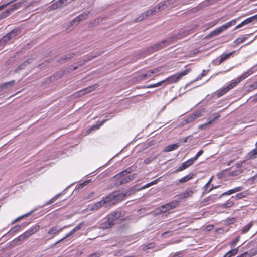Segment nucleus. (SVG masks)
I'll return each mask as SVG.
<instances>
[{
    "instance_id": "1",
    "label": "nucleus",
    "mask_w": 257,
    "mask_h": 257,
    "mask_svg": "<svg viewBox=\"0 0 257 257\" xmlns=\"http://www.w3.org/2000/svg\"><path fill=\"white\" fill-rule=\"evenodd\" d=\"M177 2V0H166L161 2L157 5L153 7L152 9L149 10L146 12L142 14L139 17L136 18L135 22L141 21L143 19L147 18L148 16H151L155 13L158 12L161 10H164L170 6H172Z\"/></svg>"
},
{
    "instance_id": "2",
    "label": "nucleus",
    "mask_w": 257,
    "mask_h": 257,
    "mask_svg": "<svg viewBox=\"0 0 257 257\" xmlns=\"http://www.w3.org/2000/svg\"><path fill=\"white\" fill-rule=\"evenodd\" d=\"M188 32H186L184 30H182L177 35H175L172 38H169L167 39L162 41L161 42L154 45V46L150 47L148 51L151 52H154L160 50L164 47V45L166 43L171 41V40L174 38L180 39L188 35Z\"/></svg>"
},
{
    "instance_id": "3",
    "label": "nucleus",
    "mask_w": 257,
    "mask_h": 257,
    "mask_svg": "<svg viewBox=\"0 0 257 257\" xmlns=\"http://www.w3.org/2000/svg\"><path fill=\"white\" fill-rule=\"evenodd\" d=\"M134 188L127 190L125 193H119L118 192H113L112 193L109 194L107 196V199L109 200V202H112V204H115L116 203L122 200L125 198L127 196L130 195L132 192L134 191Z\"/></svg>"
},
{
    "instance_id": "4",
    "label": "nucleus",
    "mask_w": 257,
    "mask_h": 257,
    "mask_svg": "<svg viewBox=\"0 0 257 257\" xmlns=\"http://www.w3.org/2000/svg\"><path fill=\"white\" fill-rule=\"evenodd\" d=\"M21 32V29L20 28L14 29L0 39V46L4 45L8 42L13 41L18 38V36L20 35Z\"/></svg>"
},
{
    "instance_id": "5",
    "label": "nucleus",
    "mask_w": 257,
    "mask_h": 257,
    "mask_svg": "<svg viewBox=\"0 0 257 257\" xmlns=\"http://www.w3.org/2000/svg\"><path fill=\"white\" fill-rule=\"evenodd\" d=\"M191 71V69L188 68L183 71L177 73L167 78L166 79L163 80L164 86L169 85L174 83H176L180 80L183 76L188 74Z\"/></svg>"
},
{
    "instance_id": "6",
    "label": "nucleus",
    "mask_w": 257,
    "mask_h": 257,
    "mask_svg": "<svg viewBox=\"0 0 257 257\" xmlns=\"http://www.w3.org/2000/svg\"><path fill=\"white\" fill-rule=\"evenodd\" d=\"M118 173L113 176L112 179L115 181L114 185L116 187L120 186L124 184L127 183L131 180H133L136 177V174H133L128 176H117Z\"/></svg>"
},
{
    "instance_id": "7",
    "label": "nucleus",
    "mask_w": 257,
    "mask_h": 257,
    "mask_svg": "<svg viewBox=\"0 0 257 257\" xmlns=\"http://www.w3.org/2000/svg\"><path fill=\"white\" fill-rule=\"evenodd\" d=\"M26 1H24L20 3H16L12 6V8L5 10L0 15V20L8 16L13 11L19 8L21 5Z\"/></svg>"
},
{
    "instance_id": "8",
    "label": "nucleus",
    "mask_w": 257,
    "mask_h": 257,
    "mask_svg": "<svg viewBox=\"0 0 257 257\" xmlns=\"http://www.w3.org/2000/svg\"><path fill=\"white\" fill-rule=\"evenodd\" d=\"M179 205L178 201H173L161 206L160 213L165 212L168 210L175 208Z\"/></svg>"
},
{
    "instance_id": "9",
    "label": "nucleus",
    "mask_w": 257,
    "mask_h": 257,
    "mask_svg": "<svg viewBox=\"0 0 257 257\" xmlns=\"http://www.w3.org/2000/svg\"><path fill=\"white\" fill-rule=\"evenodd\" d=\"M90 12L89 11H85L77 17H76L75 19L72 20L70 24L71 26L73 25H77L78 24L81 22L82 21L86 19L88 15L89 14Z\"/></svg>"
},
{
    "instance_id": "10",
    "label": "nucleus",
    "mask_w": 257,
    "mask_h": 257,
    "mask_svg": "<svg viewBox=\"0 0 257 257\" xmlns=\"http://www.w3.org/2000/svg\"><path fill=\"white\" fill-rule=\"evenodd\" d=\"M122 211H116L112 212L111 213L109 214L107 216L108 220H110L109 221L112 223L113 225H114V222L122 217Z\"/></svg>"
},
{
    "instance_id": "11",
    "label": "nucleus",
    "mask_w": 257,
    "mask_h": 257,
    "mask_svg": "<svg viewBox=\"0 0 257 257\" xmlns=\"http://www.w3.org/2000/svg\"><path fill=\"white\" fill-rule=\"evenodd\" d=\"M98 87V85L97 84H95L94 85H91L88 87L85 88L80 91H78L76 92V94L78 96H82L85 94H86L88 93L92 92L96 88Z\"/></svg>"
},
{
    "instance_id": "12",
    "label": "nucleus",
    "mask_w": 257,
    "mask_h": 257,
    "mask_svg": "<svg viewBox=\"0 0 257 257\" xmlns=\"http://www.w3.org/2000/svg\"><path fill=\"white\" fill-rule=\"evenodd\" d=\"M16 83L15 80H12L0 85V93H5L6 90L11 88Z\"/></svg>"
},
{
    "instance_id": "13",
    "label": "nucleus",
    "mask_w": 257,
    "mask_h": 257,
    "mask_svg": "<svg viewBox=\"0 0 257 257\" xmlns=\"http://www.w3.org/2000/svg\"><path fill=\"white\" fill-rule=\"evenodd\" d=\"M109 200L107 199V197H104L103 200L97 202L95 203L91 208V210H98L101 207H102L105 204L108 203Z\"/></svg>"
},
{
    "instance_id": "14",
    "label": "nucleus",
    "mask_w": 257,
    "mask_h": 257,
    "mask_svg": "<svg viewBox=\"0 0 257 257\" xmlns=\"http://www.w3.org/2000/svg\"><path fill=\"white\" fill-rule=\"evenodd\" d=\"M68 227V226H65L62 228H59L58 226H55L52 227L48 231V234L52 235L51 238H53L54 236L56 235L61 232L63 229Z\"/></svg>"
},
{
    "instance_id": "15",
    "label": "nucleus",
    "mask_w": 257,
    "mask_h": 257,
    "mask_svg": "<svg viewBox=\"0 0 257 257\" xmlns=\"http://www.w3.org/2000/svg\"><path fill=\"white\" fill-rule=\"evenodd\" d=\"M216 194L212 195L209 196L206 198H205L202 201V205L203 206H205L208 204L212 203L215 201L217 198L215 197Z\"/></svg>"
},
{
    "instance_id": "16",
    "label": "nucleus",
    "mask_w": 257,
    "mask_h": 257,
    "mask_svg": "<svg viewBox=\"0 0 257 257\" xmlns=\"http://www.w3.org/2000/svg\"><path fill=\"white\" fill-rule=\"evenodd\" d=\"M24 240H25L24 237L21 234L10 243V246L13 247L19 245Z\"/></svg>"
},
{
    "instance_id": "17",
    "label": "nucleus",
    "mask_w": 257,
    "mask_h": 257,
    "mask_svg": "<svg viewBox=\"0 0 257 257\" xmlns=\"http://www.w3.org/2000/svg\"><path fill=\"white\" fill-rule=\"evenodd\" d=\"M75 54L74 53H70L66 54V55L62 56L61 58L58 59L57 62L60 63H64L71 59L75 56Z\"/></svg>"
},
{
    "instance_id": "18",
    "label": "nucleus",
    "mask_w": 257,
    "mask_h": 257,
    "mask_svg": "<svg viewBox=\"0 0 257 257\" xmlns=\"http://www.w3.org/2000/svg\"><path fill=\"white\" fill-rule=\"evenodd\" d=\"M33 61L32 58H30L27 59L26 61L24 62L21 65H20L17 68H16L14 72L15 73H18L19 71L21 70L24 69L26 66H27L29 64H30Z\"/></svg>"
},
{
    "instance_id": "19",
    "label": "nucleus",
    "mask_w": 257,
    "mask_h": 257,
    "mask_svg": "<svg viewBox=\"0 0 257 257\" xmlns=\"http://www.w3.org/2000/svg\"><path fill=\"white\" fill-rule=\"evenodd\" d=\"M224 31L223 29L222 28V26H220L218 27V28L216 29L214 31H212L211 33H210L206 37V38H210L212 36H216L222 33V32Z\"/></svg>"
},
{
    "instance_id": "20",
    "label": "nucleus",
    "mask_w": 257,
    "mask_h": 257,
    "mask_svg": "<svg viewBox=\"0 0 257 257\" xmlns=\"http://www.w3.org/2000/svg\"><path fill=\"white\" fill-rule=\"evenodd\" d=\"M194 192V191L192 190H186L185 192L178 195L179 198L180 199H184L189 197H191L192 196Z\"/></svg>"
},
{
    "instance_id": "21",
    "label": "nucleus",
    "mask_w": 257,
    "mask_h": 257,
    "mask_svg": "<svg viewBox=\"0 0 257 257\" xmlns=\"http://www.w3.org/2000/svg\"><path fill=\"white\" fill-rule=\"evenodd\" d=\"M153 74L152 71L151 70L147 71L145 73H144L142 75H139L138 77V79L139 80H143L146 79L147 78L151 77Z\"/></svg>"
},
{
    "instance_id": "22",
    "label": "nucleus",
    "mask_w": 257,
    "mask_h": 257,
    "mask_svg": "<svg viewBox=\"0 0 257 257\" xmlns=\"http://www.w3.org/2000/svg\"><path fill=\"white\" fill-rule=\"evenodd\" d=\"M239 18H236V19H234L231 20L230 22H227V23L222 25V27L224 31L227 29L228 28L231 27L232 26H234L235 25L237 20H238Z\"/></svg>"
},
{
    "instance_id": "23",
    "label": "nucleus",
    "mask_w": 257,
    "mask_h": 257,
    "mask_svg": "<svg viewBox=\"0 0 257 257\" xmlns=\"http://www.w3.org/2000/svg\"><path fill=\"white\" fill-rule=\"evenodd\" d=\"M109 221L110 220H108V218L107 217L106 220L100 225L99 228L101 229H105L111 227L113 225V224Z\"/></svg>"
},
{
    "instance_id": "24",
    "label": "nucleus",
    "mask_w": 257,
    "mask_h": 257,
    "mask_svg": "<svg viewBox=\"0 0 257 257\" xmlns=\"http://www.w3.org/2000/svg\"><path fill=\"white\" fill-rule=\"evenodd\" d=\"M109 119H104L101 121L100 123L98 124L93 125L91 126V127L88 130V133H90L92 131L94 130H97L100 128L101 126H102L104 123H105L107 120H108Z\"/></svg>"
},
{
    "instance_id": "25",
    "label": "nucleus",
    "mask_w": 257,
    "mask_h": 257,
    "mask_svg": "<svg viewBox=\"0 0 257 257\" xmlns=\"http://www.w3.org/2000/svg\"><path fill=\"white\" fill-rule=\"evenodd\" d=\"M179 145L178 143H175L174 144L167 146L165 149L164 152H170L174 150L179 147Z\"/></svg>"
},
{
    "instance_id": "26",
    "label": "nucleus",
    "mask_w": 257,
    "mask_h": 257,
    "mask_svg": "<svg viewBox=\"0 0 257 257\" xmlns=\"http://www.w3.org/2000/svg\"><path fill=\"white\" fill-rule=\"evenodd\" d=\"M250 34L244 35L242 37H238L234 41V43L237 45H239L240 43L244 42L249 37Z\"/></svg>"
},
{
    "instance_id": "27",
    "label": "nucleus",
    "mask_w": 257,
    "mask_h": 257,
    "mask_svg": "<svg viewBox=\"0 0 257 257\" xmlns=\"http://www.w3.org/2000/svg\"><path fill=\"white\" fill-rule=\"evenodd\" d=\"M193 176V174H189L180 178L178 181L179 183H185V182L188 181V180L191 179L192 178Z\"/></svg>"
},
{
    "instance_id": "28",
    "label": "nucleus",
    "mask_w": 257,
    "mask_h": 257,
    "mask_svg": "<svg viewBox=\"0 0 257 257\" xmlns=\"http://www.w3.org/2000/svg\"><path fill=\"white\" fill-rule=\"evenodd\" d=\"M133 170L132 167H128L125 170L119 172L118 173V175L117 176H126L127 174L131 173L133 172Z\"/></svg>"
},
{
    "instance_id": "29",
    "label": "nucleus",
    "mask_w": 257,
    "mask_h": 257,
    "mask_svg": "<svg viewBox=\"0 0 257 257\" xmlns=\"http://www.w3.org/2000/svg\"><path fill=\"white\" fill-rule=\"evenodd\" d=\"M40 228V226L39 225H36L34 226H32L30 228H29L28 231L31 234V235H33L37 231H38Z\"/></svg>"
},
{
    "instance_id": "30",
    "label": "nucleus",
    "mask_w": 257,
    "mask_h": 257,
    "mask_svg": "<svg viewBox=\"0 0 257 257\" xmlns=\"http://www.w3.org/2000/svg\"><path fill=\"white\" fill-rule=\"evenodd\" d=\"M253 73V70L251 69L248 70L247 72L244 73L242 75L240 76L238 78L240 80L242 81L245 78H247L248 76L250 75Z\"/></svg>"
},
{
    "instance_id": "31",
    "label": "nucleus",
    "mask_w": 257,
    "mask_h": 257,
    "mask_svg": "<svg viewBox=\"0 0 257 257\" xmlns=\"http://www.w3.org/2000/svg\"><path fill=\"white\" fill-rule=\"evenodd\" d=\"M194 161L192 158H191L189 159L188 160L183 162L182 164V166L184 167V168L186 169L187 168L189 167L191 165H192L194 163Z\"/></svg>"
},
{
    "instance_id": "32",
    "label": "nucleus",
    "mask_w": 257,
    "mask_h": 257,
    "mask_svg": "<svg viewBox=\"0 0 257 257\" xmlns=\"http://www.w3.org/2000/svg\"><path fill=\"white\" fill-rule=\"evenodd\" d=\"M238 251V249L237 248L232 249L228 252H227L223 257H231L233 255H234L237 254Z\"/></svg>"
},
{
    "instance_id": "33",
    "label": "nucleus",
    "mask_w": 257,
    "mask_h": 257,
    "mask_svg": "<svg viewBox=\"0 0 257 257\" xmlns=\"http://www.w3.org/2000/svg\"><path fill=\"white\" fill-rule=\"evenodd\" d=\"M234 204V202L232 201H228L226 203L220 205V207L222 208H227L232 206Z\"/></svg>"
},
{
    "instance_id": "34",
    "label": "nucleus",
    "mask_w": 257,
    "mask_h": 257,
    "mask_svg": "<svg viewBox=\"0 0 257 257\" xmlns=\"http://www.w3.org/2000/svg\"><path fill=\"white\" fill-rule=\"evenodd\" d=\"M242 189H243V187L242 186H239V187H236L233 189H230V190L227 191V192H228V195H229L232 194L233 193H235L236 192H239V191H241Z\"/></svg>"
},
{
    "instance_id": "35",
    "label": "nucleus",
    "mask_w": 257,
    "mask_h": 257,
    "mask_svg": "<svg viewBox=\"0 0 257 257\" xmlns=\"http://www.w3.org/2000/svg\"><path fill=\"white\" fill-rule=\"evenodd\" d=\"M162 85H163V86H165L163 80L161 81L160 82H158V83H157L156 84H151V85H149L148 86H145V88H155V87H159V86H161Z\"/></svg>"
},
{
    "instance_id": "36",
    "label": "nucleus",
    "mask_w": 257,
    "mask_h": 257,
    "mask_svg": "<svg viewBox=\"0 0 257 257\" xmlns=\"http://www.w3.org/2000/svg\"><path fill=\"white\" fill-rule=\"evenodd\" d=\"M241 81L240 80L239 78H238L234 82L231 83L228 86L226 87L228 90L232 89L234 86H235L238 83H240Z\"/></svg>"
},
{
    "instance_id": "37",
    "label": "nucleus",
    "mask_w": 257,
    "mask_h": 257,
    "mask_svg": "<svg viewBox=\"0 0 257 257\" xmlns=\"http://www.w3.org/2000/svg\"><path fill=\"white\" fill-rule=\"evenodd\" d=\"M233 52H230L227 54H223L221 56V58L219 60V64H220L224 61L228 59L232 54Z\"/></svg>"
},
{
    "instance_id": "38",
    "label": "nucleus",
    "mask_w": 257,
    "mask_h": 257,
    "mask_svg": "<svg viewBox=\"0 0 257 257\" xmlns=\"http://www.w3.org/2000/svg\"><path fill=\"white\" fill-rule=\"evenodd\" d=\"M257 252H245L236 257H252V256L255 255Z\"/></svg>"
},
{
    "instance_id": "39",
    "label": "nucleus",
    "mask_w": 257,
    "mask_h": 257,
    "mask_svg": "<svg viewBox=\"0 0 257 257\" xmlns=\"http://www.w3.org/2000/svg\"><path fill=\"white\" fill-rule=\"evenodd\" d=\"M199 117V113H194L189 116L186 119L187 122H190L196 118Z\"/></svg>"
},
{
    "instance_id": "40",
    "label": "nucleus",
    "mask_w": 257,
    "mask_h": 257,
    "mask_svg": "<svg viewBox=\"0 0 257 257\" xmlns=\"http://www.w3.org/2000/svg\"><path fill=\"white\" fill-rule=\"evenodd\" d=\"M212 119L208 122V124L211 123L213 121H214L215 120L218 119L220 117V114L219 113L217 112L214 114H213L211 116Z\"/></svg>"
},
{
    "instance_id": "41",
    "label": "nucleus",
    "mask_w": 257,
    "mask_h": 257,
    "mask_svg": "<svg viewBox=\"0 0 257 257\" xmlns=\"http://www.w3.org/2000/svg\"><path fill=\"white\" fill-rule=\"evenodd\" d=\"M252 225H253L252 223L250 222L247 225L244 226L242 228V233H246L249 230V229L251 228Z\"/></svg>"
},
{
    "instance_id": "42",
    "label": "nucleus",
    "mask_w": 257,
    "mask_h": 257,
    "mask_svg": "<svg viewBox=\"0 0 257 257\" xmlns=\"http://www.w3.org/2000/svg\"><path fill=\"white\" fill-rule=\"evenodd\" d=\"M242 173V171L240 169L235 170L230 172L229 175L231 176H236L240 175Z\"/></svg>"
},
{
    "instance_id": "43",
    "label": "nucleus",
    "mask_w": 257,
    "mask_h": 257,
    "mask_svg": "<svg viewBox=\"0 0 257 257\" xmlns=\"http://www.w3.org/2000/svg\"><path fill=\"white\" fill-rule=\"evenodd\" d=\"M228 91V89H227V87H225L222 89L219 92H218L217 93L216 96L217 97H220L227 93Z\"/></svg>"
},
{
    "instance_id": "44",
    "label": "nucleus",
    "mask_w": 257,
    "mask_h": 257,
    "mask_svg": "<svg viewBox=\"0 0 257 257\" xmlns=\"http://www.w3.org/2000/svg\"><path fill=\"white\" fill-rule=\"evenodd\" d=\"M156 158H157V156H149V157H148L147 158H146L144 160V163L145 164H148L150 163H151L152 161H153L155 159H156Z\"/></svg>"
},
{
    "instance_id": "45",
    "label": "nucleus",
    "mask_w": 257,
    "mask_h": 257,
    "mask_svg": "<svg viewBox=\"0 0 257 257\" xmlns=\"http://www.w3.org/2000/svg\"><path fill=\"white\" fill-rule=\"evenodd\" d=\"M32 212H30L29 213H28L25 215H23L21 216H20L19 217H18L17 218H16V219H15L12 222V224H13L17 222H18L19 221H20V220H21L22 219L24 218V217H27L28 216H29L31 214Z\"/></svg>"
},
{
    "instance_id": "46",
    "label": "nucleus",
    "mask_w": 257,
    "mask_h": 257,
    "mask_svg": "<svg viewBox=\"0 0 257 257\" xmlns=\"http://www.w3.org/2000/svg\"><path fill=\"white\" fill-rule=\"evenodd\" d=\"M32 212H30L29 213H28L25 215H23L21 216H20L19 217H18L17 218H16V219H15L12 222V224H13L17 222H18L19 221H20V220H21L22 219L24 218V217H27L28 216H29L31 214Z\"/></svg>"
},
{
    "instance_id": "47",
    "label": "nucleus",
    "mask_w": 257,
    "mask_h": 257,
    "mask_svg": "<svg viewBox=\"0 0 257 257\" xmlns=\"http://www.w3.org/2000/svg\"><path fill=\"white\" fill-rule=\"evenodd\" d=\"M248 155L250 158H255L257 157V149H255L251 151L248 153Z\"/></svg>"
},
{
    "instance_id": "48",
    "label": "nucleus",
    "mask_w": 257,
    "mask_h": 257,
    "mask_svg": "<svg viewBox=\"0 0 257 257\" xmlns=\"http://www.w3.org/2000/svg\"><path fill=\"white\" fill-rule=\"evenodd\" d=\"M59 196H60V194L56 195L54 197H53L51 199H50L49 201L46 202L45 205H49V204L53 203L56 200L58 199V198L59 197Z\"/></svg>"
},
{
    "instance_id": "49",
    "label": "nucleus",
    "mask_w": 257,
    "mask_h": 257,
    "mask_svg": "<svg viewBox=\"0 0 257 257\" xmlns=\"http://www.w3.org/2000/svg\"><path fill=\"white\" fill-rule=\"evenodd\" d=\"M83 225V222H81L79 223L78 225H77L75 228H74L71 232L72 233V234L74 233L76 231L79 230L82 227V225Z\"/></svg>"
},
{
    "instance_id": "50",
    "label": "nucleus",
    "mask_w": 257,
    "mask_h": 257,
    "mask_svg": "<svg viewBox=\"0 0 257 257\" xmlns=\"http://www.w3.org/2000/svg\"><path fill=\"white\" fill-rule=\"evenodd\" d=\"M21 228V226L17 225L14 226L8 232V233H11L12 232H16L19 231Z\"/></svg>"
},
{
    "instance_id": "51",
    "label": "nucleus",
    "mask_w": 257,
    "mask_h": 257,
    "mask_svg": "<svg viewBox=\"0 0 257 257\" xmlns=\"http://www.w3.org/2000/svg\"><path fill=\"white\" fill-rule=\"evenodd\" d=\"M101 54H102V53L100 52H97L94 55L89 56L87 57L86 58L87 59V60L88 61H91L92 59L95 58L101 55Z\"/></svg>"
},
{
    "instance_id": "52",
    "label": "nucleus",
    "mask_w": 257,
    "mask_h": 257,
    "mask_svg": "<svg viewBox=\"0 0 257 257\" xmlns=\"http://www.w3.org/2000/svg\"><path fill=\"white\" fill-rule=\"evenodd\" d=\"M72 233L70 231L69 233H68L63 238H62V239H60L59 240H58V241H57L55 244L54 245H56L58 243H59L60 242H62V241L64 240L65 239H66V238H67L68 237H69V236H70L71 235H72Z\"/></svg>"
},
{
    "instance_id": "53",
    "label": "nucleus",
    "mask_w": 257,
    "mask_h": 257,
    "mask_svg": "<svg viewBox=\"0 0 257 257\" xmlns=\"http://www.w3.org/2000/svg\"><path fill=\"white\" fill-rule=\"evenodd\" d=\"M51 7H52V9H57L58 8H60V7H62V5H61L58 1L56 2H55V3H54L53 4H52Z\"/></svg>"
},
{
    "instance_id": "54",
    "label": "nucleus",
    "mask_w": 257,
    "mask_h": 257,
    "mask_svg": "<svg viewBox=\"0 0 257 257\" xmlns=\"http://www.w3.org/2000/svg\"><path fill=\"white\" fill-rule=\"evenodd\" d=\"M78 68V66L77 65L76 66L75 65H70L67 68V71L68 72H70L72 71L76 70Z\"/></svg>"
},
{
    "instance_id": "55",
    "label": "nucleus",
    "mask_w": 257,
    "mask_h": 257,
    "mask_svg": "<svg viewBox=\"0 0 257 257\" xmlns=\"http://www.w3.org/2000/svg\"><path fill=\"white\" fill-rule=\"evenodd\" d=\"M244 25H247L249 23L254 22L251 17L246 19L245 20L242 21Z\"/></svg>"
},
{
    "instance_id": "56",
    "label": "nucleus",
    "mask_w": 257,
    "mask_h": 257,
    "mask_svg": "<svg viewBox=\"0 0 257 257\" xmlns=\"http://www.w3.org/2000/svg\"><path fill=\"white\" fill-rule=\"evenodd\" d=\"M239 237H236L233 240L230 242V245L231 246H234L236 245V244L239 241Z\"/></svg>"
},
{
    "instance_id": "57",
    "label": "nucleus",
    "mask_w": 257,
    "mask_h": 257,
    "mask_svg": "<svg viewBox=\"0 0 257 257\" xmlns=\"http://www.w3.org/2000/svg\"><path fill=\"white\" fill-rule=\"evenodd\" d=\"M203 153V151L202 150H200L197 154L193 158H192L194 161H195Z\"/></svg>"
},
{
    "instance_id": "58",
    "label": "nucleus",
    "mask_w": 257,
    "mask_h": 257,
    "mask_svg": "<svg viewBox=\"0 0 257 257\" xmlns=\"http://www.w3.org/2000/svg\"><path fill=\"white\" fill-rule=\"evenodd\" d=\"M244 197L243 193H239L237 194L235 196H232V198H235L236 200H239Z\"/></svg>"
},
{
    "instance_id": "59",
    "label": "nucleus",
    "mask_w": 257,
    "mask_h": 257,
    "mask_svg": "<svg viewBox=\"0 0 257 257\" xmlns=\"http://www.w3.org/2000/svg\"><path fill=\"white\" fill-rule=\"evenodd\" d=\"M212 181V178H211L209 181L206 184V185L204 186L203 187V189H204V192L203 193V194H204L207 191V188L209 186V185L210 184L211 182Z\"/></svg>"
},
{
    "instance_id": "60",
    "label": "nucleus",
    "mask_w": 257,
    "mask_h": 257,
    "mask_svg": "<svg viewBox=\"0 0 257 257\" xmlns=\"http://www.w3.org/2000/svg\"><path fill=\"white\" fill-rule=\"evenodd\" d=\"M17 0H12L10 2H9V3H7V4H4V5H2L1 6H0V11L2 10H3L5 8H6V7H7L8 5H9L10 4H11V3L16 1Z\"/></svg>"
},
{
    "instance_id": "61",
    "label": "nucleus",
    "mask_w": 257,
    "mask_h": 257,
    "mask_svg": "<svg viewBox=\"0 0 257 257\" xmlns=\"http://www.w3.org/2000/svg\"><path fill=\"white\" fill-rule=\"evenodd\" d=\"M69 0H58L59 3L62 5V7L64 6L67 5L70 2L68 1Z\"/></svg>"
},
{
    "instance_id": "62",
    "label": "nucleus",
    "mask_w": 257,
    "mask_h": 257,
    "mask_svg": "<svg viewBox=\"0 0 257 257\" xmlns=\"http://www.w3.org/2000/svg\"><path fill=\"white\" fill-rule=\"evenodd\" d=\"M22 235H23L25 239H26L27 238H28L29 236L31 235V234L28 231V230H27L24 233H23Z\"/></svg>"
},
{
    "instance_id": "63",
    "label": "nucleus",
    "mask_w": 257,
    "mask_h": 257,
    "mask_svg": "<svg viewBox=\"0 0 257 257\" xmlns=\"http://www.w3.org/2000/svg\"><path fill=\"white\" fill-rule=\"evenodd\" d=\"M184 169H185L184 168V167L182 166V165L181 164L176 170H175L174 171V173H177V172H180Z\"/></svg>"
},
{
    "instance_id": "64",
    "label": "nucleus",
    "mask_w": 257,
    "mask_h": 257,
    "mask_svg": "<svg viewBox=\"0 0 257 257\" xmlns=\"http://www.w3.org/2000/svg\"><path fill=\"white\" fill-rule=\"evenodd\" d=\"M100 255H101V253L99 252H95V253L91 254L89 256V257H99L100 256Z\"/></svg>"
}]
</instances>
